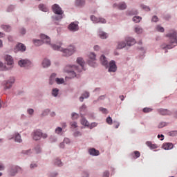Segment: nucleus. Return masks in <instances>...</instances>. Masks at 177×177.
<instances>
[{
    "mask_svg": "<svg viewBox=\"0 0 177 177\" xmlns=\"http://www.w3.org/2000/svg\"><path fill=\"white\" fill-rule=\"evenodd\" d=\"M41 39L34 40V44L35 46H41L44 43L47 44L48 45H51V47L54 50H60V52H63V56H71L74 52H75V48L74 46H71L68 48L63 49V48L57 46L50 44V38L45 35H41Z\"/></svg>",
    "mask_w": 177,
    "mask_h": 177,
    "instance_id": "1",
    "label": "nucleus"
},
{
    "mask_svg": "<svg viewBox=\"0 0 177 177\" xmlns=\"http://www.w3.org/2000/svg\"><path fill=\"white\" fill-rule=\"evenodd\" d=\"M77 63L80 65V66L68 65L65 67V73H68V74H69V77H66V78H74L75 77L78 78V76H77V73H81V71L84 70V64H85V62L82 58L78 57L77 59ZM75 71L77 73H75Z\"/></svg>",
    "mask_w": 177,
    "mask_h": 177,
    "instance_id": "2",
    "label": "nucleus"
},
{
    "mask_svg": "<svg viewBox=\"0 0 177 177\" xmlns=\"http://www.w3.org/2000/svg\"><path fill=\"white\" fill-rule=\"evenodd\" d=\"M52 10L53 12L55 13V15H59L55 17V20H62L63 19V16L62 15H63L64 12L62 11V8L59 6V5L54 4L52 6Z\"/></svg>",
    "mask_w": 177,
    "mask_h": 177,
    "instance_id": "3",
    "label": "nucleus"
},
{
    "mask_svg": "<svg viewBox=\"0 0 177 177\" xmlns=\"http://www.w3.org/2000/svg\"><path fill=\"white\" fill-rule=\"evenodd\" d=\"M41 138L46 139L48 138V134L43 133L41 130H35L32 132V138L34 140H39Z\"/></svg>",
    "mask_w": 177,
    "mask_h": 177,
    "instance_id": "4",
    "label": "nucleus"
},
{
    "mask_svg": "<svg viewBox=\"0 0 177 177\" xmlns=\"http://www.w3.org/2000/svg\"><path fill=\"white\" fill-rule=\"evenodd\" d=\"M169 39L170 44H177V36L176 32L173 31V32H170L166 35Z\"/></svg>",
    "mask_w": 177,
    "mask_h": 177,
    "instance_id": "5",
    "label": "nucleus"
},
{
    "mask_svg": "<svg viewBox=\"0 0 177 177\" xmlns=\"http://www.w3.org/2000/svg\"><path fill=\"white\" fill-rule=\"evenodd\" d=\"M89 60H88V64L89 66H91V67H95L96 66V55L95 53H91L88 55Z\"/></svg>",
    "mask_w": 177,
    "mask_h": 177,
    "instance_id": "6",
    "label": "nucleus"
},
{
    "mask_svg": "<svg viewBox=\"0 0 177 177\" xmlns=\"http://www.w3.org/2000/svg\"><path fill=\"white\" fill-rule=\"evenodd\" d=\"M20 67H26V68L31 66V62L28 59H21L18 62Z\"/></svg>",
    "mask_w": 177,
    "mask_h": 177,
    "instance_id": "7",
    "label": "nucleus"
},
{
    "mask_svg": "<svg viewBox=\"0 0 177 177\" xmlns=\"http://www.w3.org/2000/svg\"><path fill=\"white\" fill-rule=\"evenodd\" d=\"M4 59L7 66H10V68H12V67H13L14 64L13 57H12V56L9 55H6L4 57Z\"/></svg>",
    "mask_w": 177,
    "mask_h": 177,
    "instance_id": "8",
    "label": "nucleus"
},
{
    "mask_svg": "<svg viewBox=\"0 0 177 177\" xmlns=\"http://www.w3.org/2000/svg\"><path fill=\"white\" fill-rule=\"evenodd\" d=\"M109 73H115V71H117V65L115 61H111L109 62Z\"/></svg>",
    "mask_w": 177,
    "mask_h": 177,
    "instance_id": "9",
    "label": "nucleus"
},
{
    "mask_svg": "<svg viewBox=\"0 0 177 177\" xmlns=\"http://www.w3.org/2000/svg\"><path fill=\"white\" fill-rule=\"evenodd\" d=\"M91 19L92 20V21H93L94 23H102V24H106V19H104V18H97L96 17L92 15L91 17Z\"/></svg>",
    "mask_w": 177,
    "mask_h": 177,
    "instance_id": "10",
    "label": "nucleus"
},
{
    "mask_svg": "<svg viewBox=\"0 0 177 177\" xmlns=\"http://www.w3.org/2000/svg\"><path fill=\"white\" fill-rule=\"evenodd\" d=\"M13 84H15V79L13 78L11 79L10 80L6 82V83L4 84L5 89H10V88H12V86L13 85Z\"/></svg>",
    "mask_w": 177,
    "mask_h": 177,
    "instance_id": "11",
    "label": "nucleus"
},
{
    "mask_svg": "<svg viewBox=\"0 0 177 177\" xmlns=\"http://www.w3.org/2000/svg\"><path fill=\"white\" fill-rule=\"evenodd\" d=\"M114 8H118L120 10H124V9H127V4L125 3L122 2L119 3L118 5L117 3L113 4Z\"/></svg>",
    "mask_w": 177,
    "mask_h": 177,
    "instance_id": "12",
    "label": "nucleus"
},
{
    "mask_svg": "<svg viewBox=\"0 0 177 177\" xmlns=\"http://www.w3.org/2000/svg\"><path fill=\"white\" fill-rule=\"evenodd\" d=\"M68 29L70 30V31H78V24L75 23H71L68 26Z\"/></svg>",
    "mask_w": 177,
    "mask_h": 177,
    "instance_id": "13",
    "label": "nucleus"
},
{
    "mask_svg": "<svg viewBox=\"0 0 177 177\" xmlns=\"http://www.w3.org/2000/svg\"><path fill=\"white\" fill-rule=\"evenodd\" d=\"M158 111L161 115H170L171 114V111H168V109H160Z\"/></svg>",
    "mask_w": 177,
    "mask_h": 177,
    "instance_id": "14",
    "label": "nucleus"
},
{
    "mask_svg": "<svg viewBox=\"0 0 177 177\" xmlns=\"http://www.w3.org/2000/svg\"><path fill=\"white\" fill-rule=\"evenodd\" d=\"M162 149L164 150H171V149H174V144L171 142L165 143L162 145Z\"/></svg>",
    "mask_w": 177,
    "mask_h": 177,
    "instance_id": "15",
    "label": "nucleus"
},
{
    "mask_svg": "<svg viewBox=\"0 0 177 177\" xmlns=\"http://www.w3.org/2000/svg\"><path fill=\"white\" fill-rule=\"evenodd\" d=\"M16 49H17V50H20L21 52H24V51H26V46H24V44H23L21 43H19L16 46Z\"/></svg>",
    "mask_w": 177,
    "mask_h": 177,
    "instance_id": "16",
    "label": "nucleus"
},
{
    "mask_svg": "<svg viewBox=\"0 0 177 177\" xmlns=\"http://www.w3.org/2000/svg\"><path fill=\"white\" fill-rule=\"evenodd\" d=\"M126 41L128 46H132V45H135V44H136V41H135L134 39L131 37H128Z\"/></svg>",
    "mask_w": 177,
    "mask_h": 177,
    "instance_id": "17",
    "label": "nucleus"
},
{
    "mask_svg": "<svg viewBox=\"0 0 177 177\" xmlns=\"http://www.w3.org/2000/svg\"><path fill=\"white\" fill-rule=\"evenodd\" d=\"M88 153L91 156H99V154H100V152L94 148L89 149Z\"/></svg>",
    "mask_w": 177,
    "mask_h": 177,
    "instance_id": "18",
    "label": "nucleus"
},
{
    "mask_svg": "<svg viewBox=\"0 0 177 177\" xmlns=\"http://www.w3.org/2000/svg\"><path fill=\"white\" fill-rule=\"evenodd\" d=\"M147 146H148L149 148H150L151 150L154 149H157L158 147V146H157L156 144H153L151 143V142L150 141H147L146 142Z\"/></svg>",
    "mask_w": 177,
    "mask_h": 177,
    "instance_id": "19",
    "label": "nucleus"
},
{
    "mask_svg": "<svg viewBox=\"0 0 177 177\" xmlns=\"http://www.w3.org/2000/svg\"><path fill=\"white\" fill-rule=\"evenodd\" d=\"M100 62L102 66H107L109 62H107V58L104 55H102L100 57Z\"/></svg>",
    "mask_w": 177,
    "mask_h": 177,
    "instance_id": "20",
    "label": "nucleus"
},
{
    "mask_svg": "<svg viewBox=\"0 0 177 177\" xmlns=\"http://www.w3.org/2000/svg\"><path fill=\"white\" fill-rule=\"evenodd\" d=\"M98 35H99L100 38H101V39H106V38H107V37H109L107 33H106L103 31H100V30L98 32Z\"/></svg>",
    "mask_w": 177,
    "mask_h": 177,
    "instance_id": "21",
    "label": "nucleus"
},
{
    "mask_svg": "<svg viewBox=\"0 0 177 177\" xmlns=\"http://www.w3.org/2000/svg\"><path fill=\"white\" fill-rule=\"evenodd\" d=\"M89 97V93L88 92H84L82 95L80 97V102H84V99H88Z\"/></svg>",
    "mask_w": 177,
    "mask_h": 177,
    "instance_id": "22",
    "label": "nucleus"
},
{
    "mask_svg": "<svg viewBox=\"0 0 177 177\" xmlns=\"http://www.w3.org/2000/svg\"><path fill=\"white\" fill-rule=\"evenodd\" d=\"M42 66L43 67L45 68L46 67H49V66H50V61H49V59H44L43 62H42Z\"/></svg>",
    "mask_w": 177,
    "mask_h": 177,
    "instance_id": "23",
    "label": "nucleus"
},
{
    "mask_svg": "<svg viewBox=\"0 0 177 177\" xmlns=\"http://www.w3.org/2000/svg\"><path fill=\"white\" fill-rule=\"evenodd\" d=\"M127 46V44L124 41H119L118 43L117 49H122Z\"/></svg>",
    "mask_w": 177,
    "mask_h": 177,
    "instance_id": "24",
    "label": "nucleus"
},
{
    "mask_svg": "<svg viewBox=\"0 0 177 177\" xmlns=\"http://www.w3.org/2000/svg\"><path fill=\"white\" fill-rule=\"evenodd\" d=\"M56 79V74L53 73L50 77V85H53L55 82V80Z\"/></svg>",
    "mask_w": 177,
    "mask_h": 177,
    "instance_id": "25",
    "label": "nucleus"
},
{
    "mask_svg": "<svg viewBox=\"0 0 177 177\" xmlns=\"http://www.w3.org/2000/svg\"><path fill=\"white\" fill-rule=\"evenodd\" d=\"M80 122L82 125H84V127H89V122H88V120L84 118H82Z\"/></svg>",
    "mask_w": 177,
    "mask_h": 177,
    "instance_id": "26",
    "label": "nucleus"
},
{
    "mask_svg": "<svg viewBox=\"0 0 177 177\" xmlns=\"http://www.w3.org/2000/svg\"><path fill=\"white\" fill-rule=\"evenodd\" d=\"M39 9L42 12H48V8H46V6L44 4H39Z\"/></svg>",
    "mask_w": 177,
    "mask_h": 177,
    "instance_id": "27",
    "label": "nucleus"
},
{
    "mask_svg": "<svg viewBox=\"0 0 177 177\" xmlns=\"http://www.w3.org/2000/svg\"><path fill=\"white\" fill-rule=\"evenodd\" d=\"M15 142H18V143H21V136H20L19 133H15Z\"/></svg>",
    "mask_w": 177,
    "mask_h": 177,
    "instance_id": "28",
    "label": "nucleus"
},
{
    "mask_svg": "<svg viewBox=\"0 0 177 177\" xmlns=\"http://www.w3.org/2000/svg\"><path fill=\"white\" fill-rule=\"evenodd\" d=\"M75 3L77 6H82V5H85V0H76Z\"/></svg>",
    "mask_w": 177,
    "mask_h": 177,
    "instance_id": "29",
    "label": "nucleus"
},
{
    "mask_svg": "<svg viewBox=\"0 0 177 177\" xmlns=\"http://www.w3.org/2000/svg\"><path fill=\"white\" fill-rule=\"evenodd\" d=\"M135 31L137 34H142V32H143V29H142V28L140 26H136L135 28Z\"/></svg>",
    "mask_w": 177,
    "mask_h": 177,
    "instance_id": "30",
    "label": "nucleus"
},
{
    "mask_svg": "<svg viewBox=\"0 0 177 177\" xmlns=\"http://www.w3.org/2000/svg\"><path fill=\"white\" fill-rule=\"evenodd\" d=\"M1 28H3L4 31H6V32H9V31H10V26L8 25L1 26Z\"/></svg>",
    "mask_w": 177,
    "mask_h": 177,
    "instance_id": "31",
    "label": "nucleus"
},
{
    "mask_svg": "<svg viewBox=\"0 0 177 177\" xmlns=\"http://www.w3.org/2000/svg\"><path fill=\"white\" fill-rule=\"evenodd\" d=\"M80 118V115H78V113H72L71 114V118L72 120H78V118Z\"/></svg>",
    "mask_w": 177,
    "mask_h": 177,
    "instance_id": "32",
    "label": "nucleus"
},
{
    "mask_svg": "<svg viewBox=\"0 0 177 177\" xmlns=\"http://www.w3.org/2000/svg\"><path fill=\"white\" fill-rule=\"evenodd\" d=\"M52 95L53 96H55V97L57 96V95H59V89L57 88L53 89Z\"/></svg>",
    "mask_w": 177,
    "mask_h": 177,
    "instance_id": "33",
    "label": "nucleus"
},
{
    "mask_svg": "<svg viewBox=\"0 0 177 177\" xmlns=\"http://www.w3.org/2000/svg\"><path fill=\"white\" fill-rule=\"evenodd\" d=\"M140 20H142V17H134L133 18V21H134V23H139Z\"/></svg>",
    "mask_w": 177,
    "mask_h": 177,
    "instance_id": "34",
    "label": "nucleus"
},
{
    "mask_svg": "<svg viewBox=\"0 0 177 177\" xmlns=\"http://www.w3.org/2000/svg\"><path fill=\"white\" fill-rule=\"evenodd\" d=\"M35 153H36V154H38L39 153H41V147L39 145H37L35 149H34Z\"/></svg>",
    "mask_w": 177,
    "mask_h": 177,
    "instance_id": "35",
    "label": "nucleus"
},
{
    "mask_svg": "<svg viewBox=\"0 0 177 177\" xmlns=\"http://www.w3.org/2000/svg\"><path fill=\"white\" fill-rule=\"evenodd\" d=\"M143 113H151L153 111V109L151 108H144L142 109Z\"/></svg>",
    "mask_w": 177,
    "mask_h": 177,
    "instance_id": "36",
    "label": "nucleus"
},
{
    "mask_svg": "<svg viewBox=\"0 0 177 177\" xmlns=\"http://www.w3.org/2000/svg\"><path fill=\"white\" fill-rule=\"evenodd\" d=\"M55 82H57V84H63L64 82V79L56 78Z\"/></svg>",
    "mask_w": 177,
    "mask_h": 177,
    "instance_id": "37",
    "label": "nucleus"
},
{
    "mask_svg": "<svg viewBox=\"0 0 177 177\" xmlns=\"http://www.w3.org/2000/svg\"><path fill=\"white\" fill-rule=\"evenodd\" d=\"M106 122L107 124H109V125H111L113 124V119L111 118V117L109 116L106 118Z\"/></svg>",
    "mask_w": 177,
    "mask_h": 177,
    "instance_id": "38",
    "label": "nucleus"
},
{
    "mask_svg": "<svg viewBox=\"0 0 177 177\" xmlns=\"http://www.w3.org/2000/svg\"><path fill=\"white\" fill-rule=\"evenodd\" d=\"M141 8L142 9H143L144 10H146L147 12H149L150 10V8H149L147 6H145V5H141Z\"/></svg>",
    "mask_w": 177,
    "mask_h": 177,
    "instance_id": "39",
    "label": "nucleus"
},
{
    "mask_svg": "<svg viewBox=\"0 0 177 177\" xmlns=\"http://www.w3.org/2000/svg\"><path fill=\"white\" fill-rule=\"evenodd\" d=\"M55 165H58V167H62V161L59 159H56L55 161Z\"/></svg>",
    "mask_w": 177,
    "mask_h": 177,
    "instance_id": "40",
    "label": "nucleus"
},
{
    "mask_svg": "<svg viewBox=\"0 0 177 177\" xmlns=\"http://www.w3.org/2000/svg\"><path fill=\"white\" fill-rule=\"evenodd\" d=\"M134 155H135L134 158H139V157H140V152H139V151H135Z\"/></svg>",
    "mask_w": 177,
    "mask_h": 177,
    "instance_id": "41",
    "label": "nucleus"
},
{
    "mask_svg": "<svg viewBox=\"0 0 177 177\" xmlns=\"http://www.w3.org/2000/svg\"><path fill=\"white\" fill-rule=\"evenodd\" d=\"M156 30H157V31H160V32H164V31H165V29L162 27H161L160 26H158L156 27Z\"/></svg>",
    "mask_w": 177,
    "mask_h": 177,
    "instance_id": "42",
    "label": "nucleus"
},
{
    "mask_svg": "<svg viewBox=\"0 0 177 177\" xmlns=\"http://www.w3.org/2000/svg\"><path fill=\"white\" fill-rule=\"evenodd\" d=\"M174 45H165V46H162V49L167 48V49H172L174 48Z\"/></svg>",
    "mask_w": 177,
    "mask_h": 177,
    "instance_id": "43",
    "label": "nucleus"
},
{
    "mask_svg": "<svg viewBox=\"0 0 177 177\" xmlns=\"http://www.w3.org/2000/svg\"><path fill=\"white\" fill-rule=\"evenodd\" d=\"M0 70L3 71V70H8L6 68V66H3V63L0 62Z\"/></svg>",
    "mask_w": 177,
    "mask_h": 177,
    "instance_id": "44",
    "label": "nucleus"
},
{
    "mask_svg": "<svg viewBox=\"0 0 177 177\" xmlns=\"http://www.w3.org/2000/svg\"><path fill=\"white\" fill-rule=\"evenodd\" d=\"M167 123L162 122L158 124V128H164V127H166Z\"/></svg>",
    "mask_w": 177,
    "mask_h": 177,
    "instance_id": "45",
    "label": "nucleus"
},
{
    "mask_svg": "<svg viewBox=\"0 0 177 177\" xmlns=\"http://www.w3.org/2000/svg\"><path fill=\"white\" fill-rule=\"evenodd\" d=\"M62 131H63V129H62V127H57L55 129V133H62Z\"/></svg>",
    "mask_w": 177,
    "mask_h": 177,
    "instance_id": "46",
    "label": "nucleus"
},
{
    "mask_svg": "<svg viewBox=\"0 0 177 177\" xmlns=\"http://www.w3.org/2000/svg\"><path fill=\"white\" fill-rule=\"evenodd\" d=\"M100 111H102L104 114H107V109L105 108H100Z\"/></svg>",
    "mask_w": 177,
    "mask_h": 177,
    "instance_id": "47",
    "label": "nucleus"
},
{
    "mask_svg": "<svg viewBox=\"0 0 177 177\" xmlns=\"http://www.w3.org/2000/svg\"><path fill=\"white\" fill-rule=\"evenodd\" d=\"M71 127H72V128H77V127H78L77 125V123L75 122H71Z\"/></svg>",
    "mask_w": 177,
    "mask_h": 177,
    "instance_id": "48",
    "label": "nucleus"
},
{
    "mask_svg": "<svg viewBox=\"0 0 177 177\" xmlns=\"http://www.w3.org/2000/svg\"><path fill=\"white\" fill-rule=\"evenodd\" d=\"M28 114H30V115H32V114H34V109H28Z\"/></svg>",
    "mask_w": 177,
    "mask_h": 177,
    "instance_id": "49",
    "label": "nucleus"
},
{
    "mask_svg": "<svg viewBox=\"0 0 177 177\" xmlns=\"http://www.w3.org/2000/svg\"><path fill=\"white\" fill-rule=\"evenodd\" d=\"M84 110H86V105L84 104L80 107V111H84Z\"/></svg>",
    "mask_w": 177,
    "mask_h": 177,
    "instance_id": "50",
    "label": "nucleus"
},
{
    "mask_svg": "<svg viewBox=\"0 0 177 177\" xmlns=\"http://www.w3.org/2000/svg\"><path fill=\"white\" fill-rule=\"evenodd\" d=\"M152 21H154L155 23H156V21H158V17H157V16H153L152 17Z\"/></svg>",
    "mask_w": 177,
    "mask_h": 177,
    "instance_id": "51",
    "label": "nucleus"
},
{
    "mask_svg": "<svg viewBox=\"0 0 177 177\" xmlns=\"http://www.w3.org/2000/svg\"><path fill=\"white\" fill-rule=\"evenodd\" d=\"M82 133L80 131H76L74 133V136H81Z\"/></svg>",
    "mask_w": 177,
    "mask_h": 177,
    "instance_id": "52",
    "label": "nucleus"
},
{
    "mask_svg": "<svg viewBox=\"0 0 177 177\" xmlns=\"http://www.w3.org/2000/svg\"><path fill=\"white\" fill-rule=\"evenodd\" d=\"M24 154H28V156H30V154H31V149L25 151L24 152Z\"/></svg>",
    "mask_w": 177,
    "mask_h": 177,
    "instance_id": "53",
    "label": "nucleus"
},
{
    "mask_svg": "<svg viewBox=\"0 0 177 177\" xmlns=\"http://www.w3.org/2000/svg\"><path fill=\"white\" fill-rule=\"evenodd\" d=\"M64 143L65 144H66V145H68V143H70V139H68V138H65L64 140Z\"/></svg>",
    "mask_w": 177,
    "mask_h": 177,
    "instance_id": "54",
    "label": "nucleus"
},
{
    "mask_svg": "<svg viewBox=\"0 0 177 177\" xmlns=\"http://www.w3.org/2000/svg\"><path fill=\"white\" fill-rule=\"evenodd\" d=\"M106 98L105 95H101L100 97H98V100H103Z\"/></svg>",
    "mask_w": 177,
    "mask_h": 177,
    "instance_id": "55",
    "label": "nucleus"
},
{
    "mask_svg": "<svg viewBox=\"0 0 177 177\" xmlns=\"http://www.w3.org/2000/svg\"><path fill=\"white\" fill-rule=\"evenodd\" d=\"M158 139H160V138H162L160 139V140H164V135L161 134V135H158Z\"/></svg>",
    "mask_w": 177,
    "mask_h": 177,
    "instance_id": "56",
    "label": "nucleus"
},
{
    "mask_svg": "<svg viewBox=\"0 0 177 177\" xmlns=\"http://www.w3.org/2000/svg\"><path fill=\"white\" fill-rule=\"evenodd\" d=\"M59 147H60L61 149H64V142L60 143Z\"/></svg>",
    "mask_w": 177,
    "mask_h": 177,
    "instance_id": "57",
    "label": "nucleus"
},
{
    "mask_svg": "<svg viewBox=\"0 0 177 177\" xmlns=\"http://www.w3.org/2000/svg\"><path fill=\"white\" fill-rule=\"evenodd\" d=\"M103 177H109V171H105V172L104 173Z\"/></svg>",
    "mask_w": 177,
    "mask_h": 177,
    "instance_id": "58",
    "label": "nucleus"
},
{
    "mask_svg": "<svg viewBox=\"0 0 177 177\" xmlns=\"http://www.w3.org/2000/svg\"><path fill=\"white\" fill-rule=\"evenodd\" d=\"M37 164H31L30 165V168H37Z\"/></svg>",
    "mask_w": 177,
    "mask_h": 177,
    "instance_id": "59",
    "label": "nucleus"
},
{
    "mask_svg": "<svg viewBox=\"0 0 177 177\" xmlns=\"http://www.w3.org/2000/svg\"><path fill=\"white\" fill-rule=\"evenodd\" d=\"M21 34H23V35L26 34V29L24 28L21 29Z\"/></svg>",
    "mask_w": 177,
    "mask_h": 177,
    "instance_id": "60",
    "label": "nucleus"
},
{
    "mask_svg": "<svg viewBox=\"0 0 177 177\" xmlns=\"http://www.w3.org/2000/svg\"><path fill=\"white\" fill-rule=\"evenodd\" d=\"M99 49H100V47H99V46H94V50H99Z\"/></svg>",
    "mask_w": 177,
    "mask_h": 177,
    "instance_id": "61",
    "label": "nucleus"
},
{
    "mask_svg": "<svg viewBox=\"0 0 177 177\" xmlns=\"http://www.w3.org/2000/svg\"><path fill=\"white\" fill-rule=\"evenodd\" d=\"M8 39V41H10V42H12V41H13V37L12 36H9Z\"/></svg>",
    "mask_w": 177,
    "mask_h": 177,
    "instance_id": "62",
    "label": "nucleus"
},
{
    "mask_svg": "<svg viewBox=\"0 0 177 177\" xmlns=\"http://www.w3.org/2000/svg\"><path fill=\"white\" fill-rule=\"evenodd\" d=\"M3 169H5V167H3V165H0V171H3Z\"/></svg>",
    "mask_w": 177,
    "mask_h": 177,
    "instance_id": "63",
    "label": "nucleus"
},
{
    "mask_svg": "<svg viewBox=\"0 0 177 177\" xmlns=\"http://www.w3.org/2000/svg\"><path fill=\"white\" fill-rule=\"evenodd\" d=\"M5 37V34L0 32V38H3Z\"/></svg>",
    "mask_w": 177,
    "mask_h": 177,
    "instance_id": "64",
    "label": "nucleus"
}]
</instances>
